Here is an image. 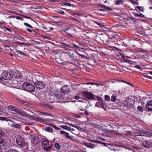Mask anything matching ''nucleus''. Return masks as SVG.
Listing matches in <instances>:
<instances>
[{"label":"nucleus","instance_id":"nucleus-1","mask_svg":"<svg viewBox=\"0 0 152 152\" xmlns=\"http://www.w3.org/2000/svg\"><path fill=\"white\" fill-rule=\"evenodd\" d=\"M56 95L53 93L49 94L44 99V102L45 104H43V106L45 108H52V107H50L49 104L48 103H52L56 101Z\"/></svg>","mask_w":152,"mask_h":152},{"label":"nucleus","instance_id":"nucleus-2","mask_svg":"<svg viewBox=\"0 0 152 152\" xmlns=\"http://www.w3.org/2000/svg\"><path fill=\"white\" fill-rule=\"evenodd\" d=\"M20 87L22 88L24 90L30 92H34L35 90V88L34 86L28 82L23 83L21 87Z\"/></svg>","mask_w":152,"mask_h":152},{"label":"nucleus","instance_id":"nucleus-3","mask_svg":"<svg viewBox=\"0 0 152 152\" xmlns=\"http://www.w3.org/2000/svg\"><path fill=\"white\" fill-rule=\"evenodd\" d=\"M135 103V100L132 98H129L126 99L123 101V105L128 109H132L134 107V104Z\"/></svg>","mask_w":152,"mask_h":152},{"label":"nucleus","instance_id":"nucleus-4","mask_svg":"<svg viewBox=\"0 0 152 152\" xmlns=\"http://www.w3.org/2000/svg\"><path fill=\"white\" fill-rule=\"evenodd\" d=\"M82 97L85 99H96V96L91 92L84 91L82 93Z\"/></svg>","mask_w":152,"mask_h":152},{"label":"nucleus","instance_id":"nucleus-5","mask_svg":"<svg viewBox=\"0 0 152 152\" xmlns=\"http://www.w3.org/2000/svg\"><path fill=\"white\" fill-rule=\"evenodd\" d=\"M16 142L18 145L22 147L26 146L27 144V143L25 141V139H22L20 137L17 138Z\"/></svg>","mask_w":152,"mask_h":152},{"label":"nucleus","instance_id":"nucleus-6","mask_svg":"<svg viewBox=\"0 0 152 152\" xmlns=\"http://www.w3.org/2000/svg\"><path fill=\"white\" fill-rule=\"evenodd\" d=\"M70 42L71 43L70 48H72L75 49L82 48V45L76 41L71 40Z\"/></svg>","mask_w":152,"mask_h":152},{"label":"nucleus","instance_id":"nucleus-7","mask_svg":"<svg viewBox=\"0 0 152 152\" xmlns=\"http://www.w3.org/2000/svg\"><path fill=\"white\" fill-rule=\"evenodd\" d=\"M1 75L3 78L5 80H10L12 78V75L10 72L4 71L2 72Z\"/></svg>","mask_w":152,"mask_h":152},{"label":"nucleus","instance_id":"nucleus-8","mask_svg":"<svg viewBox=\"0 0 152 152\" xmlns=\"http://www.w3.org/2000/svg\"><path fill=\"white\" fill-rule=\"evenodd\" d=\"M34 84L37 88L38 89H40L43 88L45 84L42 81L37 80L34 83Z\"/></svg>","mask_w":152,"mask_h":152},{"label":"nucleus","instance_id":"nucleus-9","mask_svg":"<svg viewBox=\"0 0 152 152\" xmlns=\"http://www.w3.org/2000/svg\"><path fill=\"white\" fill-rule=\"evenodd\" d=\"M65 32L69 35H72L74 34L76 32V29L73 27L67 28L65 30Z\"/></svg>","mask_w":152,"mask_h":152},{"label":"nucleus","instance_id":"nucleus-10","mask_svg":"<svg viewBox=\"0 0 152 152\" xmlns=\"http://www.w3.org/2000/svg\"><path fill=\"white\" fill-rule=\"evenodd\" d=\"M50 141L47 139L43 138L41 140V145L42 147H44L48 146L50 145Z\"/></svg>","mask_w":152,"mask_h":152},{"label":"nucleus","instance_id":"nucleus-11","mask_svg":"<svg viewBox=\"0 0 152 152\" xmlns=\"http://www.w3.org/2000/svg\"><path fill=\"white\" fill-rule=\"evenodd\" d=\"M70 91V89L67 86H63L61 88V93L65 94H68Z\"/></svg>","mask_w":152,"mask_h":152},{"label":"nucleus","instance_id":"nucleus-12","mask_svg":"<svg viewBox=\"0 0 152 152\" xmlns=\"http://www.w3.org/2000/svg\"><path fill=\"white\" fill-rule=\"evenodd\" d=\"M62 56L65 59H69L73 58V56L71 55L69 53L64 52L62 55Z\"/></svg>","mask_w":152,"mask_h":152},{"label":"nucleus","instance_id":"nucleus-13","mask_svg":"<svg viewBox=\"0 0 152 152\" xmlns=\"http://www.w3.org/2000/svg\"><path fill=\"white\" fill-rule=\"evenodd\" d=\"M146 108L150 111H152V101H149L146 104Z\"/></svg>","mask_w":152,"mask_h":152},{"label":"nucleus","instance_id":"nucleus-14","mask_svg":"<svg viewBox=\"0 0 152 152\" xmlns=\"http://www.w3.org/2000/svg\"><path fill=\"white\" fill-rule=\"evenodd\" d=\"M53 147V145L52 144H51L49 146L44 147L43 150L47 152H49L52 149Z\"/></svg>","mask_w":152,"mask_h":152},{"label":"nucleus","instance_id":"nucleus-15","mask_svg":"<svg viewBox=\"0 0 152 152\" xmlns=\"http://www.w3.org/2000/svg\"><path fill=\"white\" fill-rule=\"evenodd\" d=\"M84 144L86 146L91 148H93L96 147V145L93 144L91 142L88 143L86 142L84 143Z\"/></svg>","mask_w":152,"mask_h":152},{"label":"nucleus","instance_id":"nucleus-16","mask_svg":"<svg viewBox=\"0 0 152 152\" xmlns=\"http://www.w3.org/2000/svg\"><path fill=\"white\" fill-rule=\"evenodd\" d=\"M55 95H56V99L58 98L59 99H64V96L62 95L61 93H59Z\"/></svg>","mask_w":152,"mask_h":152},{"label":"nucleus","instance_id":"nucleus-17","mask_svg":"<svg viewBox=\"0 0 152 152\" xmlns=\"http://www.w3.org/2000/svg\"><path fill=\"white\" fill-rule=\"evenodd\" d=\"M148 131H149V130H148V129L147 130H145L144 131L143 130H141V131H140V133L139 134L140 136H144V135L145 134V133H147V134H149V133H150L149 132H148Z\"/></svg>","mask_w":152,"mask_h":152},{"label":"nucleus","instance_id":"nucleus-18","mask_svg":"<svg viewBox=\"0 0 152 152\" xmlns=\"http://www.w3.org/2000/svg\"><path fill=\"white\" fill-rule=\"evenodd\" d=\"M17 113H19V114L20 115L22 116H26L27 115L26 113L24 111H22V110H20L18 109Z\"/></svg>","mask_w":152,"mask_h":152},{"label":"nucleus","instance_id":"nucleus-19","mask_svg":"<svg viewBox=\"0 0 152 152\" xmlns=\"http://www.w3.org/2000/svg\"><path fill=\"white\" fill-rule=\"evenodd\" d=\"M11 126L12 127H13L16 128H17L18 129H20L21 128V126L19 124H13L11 125Z\"/></svg>","mask_w":152,"mask_h":152},{"label":"nucleus","instance_id":"nucleus-20","mask_svg":"<svg viewBox=\"0 0 152 152\" xmlns=\"http://www.w3.org/2000/svg\"><path fill=\"white\" fill-rule=\"evenodd\" d=\"M9 107L10 108L11 110L15 111L16 113L17 112L18 110V109L15 106L11 105Z\"/></svg>","mask_w":152,"mask_h":152},{"label":"nucleus","instance_id":"nucleus-21","mask_svg":"<svg viewBox=\"0 0 152 152\" xmlns=\"http://www.w3.org/2000/svg\"><path fill=\"white\" fill-rule=\"evenodd\" d=\"M39 141V140L37 138H35L31 141L32 142L34 145H37Z\"/></svg>","mask_w":152,"mask_h":152},{"label":"nucleus","instance_id":"nucleus-22","mask_svg":"<svg viewBox=\"0 0 152 152\" xmlns=\"http://www.w3.org/2000/svg\"><path fill=\"white\" fill-rule=\"evenodd\" d=\"M62 128L69 131L71 130V129L70 127H68L66 126L62 125L60 126Z\"/></svg>","mask_w":152,"mask_h":152},{"label":"nucleus","instance_id":"nucleus-23","mask_svg":"<svg viewBox=\"0 0 152 152\" xmlns=\"http://www.w3.org/2000/svg\"><path fill=\"white\" fill-rule=\"evenodd\" d=\"M45 131H47L48 132L53 133V129L50 127H45Z\"/></svg>","mask_w":152,"mask_h":152},{"label":"nucleus","instance_id":"nucleus-24","mask_svg":"<svg viewBox=\"0 0 152 152\" xmlns=\"http://www.w3.org/2000/svg\"><path fill=\"white\" fill-rule=\"evenodd\" d=\"M5 144L4 140L0 137V146H4Z\"/></svg>","mask_w":152,"mask_h":152},{"label":"nucleus","instance_id":"nucleus-25","mask_svg":"<svg viewBox=\"0 0 152 152\" xmlns=\"http://www.w3.org/2000/svg\"><path fill=\"white\" fill-rule=\"evenodd\" d=\"M19 102L21 104H24L26 106H28V103L26 101L22 100L20 99L19 100Z\"/></svg>","mask_w":152,"mask_h":152},{"label":"nucleus","instance_id":"nucleus-26","mask_svg":"<svg viewBox=\"0 0 152 152\" xmlns=\"http://www.w3.org/2000/svg\"><path fill=\"white\" fill-rule=\"evenodd\" d=\"M123 1L122 0H116L115 4L118 5L122 4Z\"/></svg>","mask_w":152,"mask_h":152},{"label":"nucleus","instance_id":"nucleus-27","mask_svg":"<svg viewBox=\"0 0 152 152\" xmlns=\"http://www.w3.org/2000/svg\"><path fill=\"white\" fill-rule=\"evenodd\" d=\"M16 77L18 78H21L22 77V74L20 72L16 74Z\"/></svg>","mask_w":152,"mask_h":152},{"label":"nucleus","instance_id":"nucleus-28","mask_svg":"<svg viewBox=\"0 0 152 152\" xmlns=\"http://www.w3.org/2000/svg\"><path fill=\"white\" fill-rule=\"evenodd\" d=\"M63 45L64 48L67 49H69V48H70L71 47L70 44L67 45L65 43H63Z\"/></svg>","mask_w":152,"mask_h":152},{"label":"nucleus","instance_id":"nucleus-29","mask_svg":"<svg viewBox=\"0 0 152 152\" xmlns=\"http://www.w3.org/2000/svg\"><path fill=\"white\" fill-rule=\"evenodd\" d=\"M54 147L58 149H60L61 148V146L58 143H56L54 145Z\"/></svg>","mask_w":152,"mask_h":152},{"label":"nucleus","instance_id":"nucleus-30","mask_svg":"<svg viewBox=\"0 0 152 152\" xmlns=\"http://www.w3.org/2000/svg\"><path fill=\"white\" fill-rule=\"evenodd\" d=\"M49 125L52 126V127H53V128H54V129H56V130H61V129L59 128L58 127H57L56 125H54L50 124H49Z\"/></svg>","mask_w":152,"mask_h":152},{"label":"nucleus","instance_id":"nucleus-31","mask_svg":"<svg viewBox=\"0 0 152 152\" xmlns=\"http://www.w3.org/2000/svg\"><path fill=\"white\" fill-rule=\"evenodd\" d=\"M116 98V96L115 95H113L111 97V101L113 102L115 101Z\"/></svg>","mask_w":152,"mask_h":152},{"label":"nucleus","instance_id":"nucleus-32","mask_svg":"<svg viewBox=\"0 0 152 152\" xmlns=\"http://www.w3.org/2000/svg\"><path fill=\"white\" fill-rule=\"evenodd\" d=\"M135 16L137 17H140L141 18H144V15L142 14H135Z\"/></svg>","mask_w":152,"mask_h":152},{"label":"nucleus","instance_id":"nucleus-33","mask_svg":"<svg viewBox=\"0 0 152 152\" xmlns=\"http://www.w3.org/2000/svg\"><path fill=\"white\" fill-rule=\"evenodd\" d=\"M9 18H15L16 19H22V18H21L20 17L17 16H11L9 17Z\"/></svg>","mask_w":152,"mask_h":152},{"label":"nucleus","instance_id":"nucleus-34","mask_svg":"<svg viewBox=\"0 0 152 152\" xmlns=\"http://www.w3.org/2000/svg\"><path fill=\"white\" fill-rule=\"evenodd\" d=\"M136 8L141 11L142 12L143 11V8L142 7L137 6Z\"/></svg>","mask_w":152,"mask_h":152},{"label":"nucleus","instance_id":"nucleus-35","mask_svg":"<svg viewBox=\"0 0 152 152\" xmlns=\"http://www.w3.org/2000/svg\"><path fill=\"white\" fill-rule=\"evenodd\" d=\"M60 133H61V134H64L65 135V136L66 137V135H68V133H67L66 132H65V131H60Z\"/></svg>","mask_w":152,"mask_h":152},{"label":"nucleus","instance_id":"nucleus-36","mask_svg":"<svg viewBox=\"0 0 152 152\" xmlns=\"http://www.w3.org/2000/svg\"><path fill=\"white\" fill-rule=\"evenodd\" d=\"M18 38L19 39L22 41H24V40H25V39L24 38H23V37H21V36H20V35H18Z\"/></svg>","mask_w":152,"mask_h":152},{"label":"nucleus","instance_id":"nucleus-37","mask_svg":"<svg viewBox=\"0 0 152 152\" xmlns=\"http://www.w3.org/2000/svg\"><path fill=\"white\" fill-rule=\"evenodd\" d=\"M105 99L106 100L109 101L110 99V97L108 95H106L105 96Z\"/></svg>","mask_w":152,"mask_h":152},{"label":"nucleus","instance_id":"nucleus-38","mask_svg":"<svg viewBox=\"0 0 152 152\" xmlns=\"http://www.w3.org/2000/svg\"><path fill=\"white\" fill-rule=\"evenodd\" d=\"M137 109L138 110L142 112L143 111L142 107L141 106H138L137 107Z\"/></svg>","mask_w":152,"mask_h":152},{"label":"nucleus","instance_id":"nucleus-39","mask_svg":"<svg viewBox=\"0 0 152 152\" xmlns=\"http://www.w3.org/2000/svg\"><path fill=\"white\" fill-rule=\"evenodd\" d=\"M5 134V132L2 130H0V135L4 136Z\"/></svg>","mask_w":152,"mask_h":152},{"label":"nucleus","instance_id":"nucleus-40","mask_svg":"<svg viewBox=\"0 0 152 152\" xmlns=\"http://www.w3.org/2000/svg\"><path fill=\"white\" fill-rule=\"evenodd\" d=\"M66 137L68 139H70L71 140H73V138L71 136H69V134L68 133V135H66Z\"/></svg>","mask_w":152,"mask_h":152},{"label":"nucleus","instance_id":"nucleus-41","mask_svg":"<svg viewBox=\"0 0 152 152\" xmlns=\"http://www.w3.org/2000/svg\"><path fill=\"white\" fill-rule=\"evenodd\" d=\"M53 23H56V25H59V24L60 23H62V22L60 21H52Z\"/></svg>","mask_w":152,"mask_h":152},{"label":"nucleus","instance_id":"nucleus-42","mask_svg":"<svg viewBox=\"0 0 152 152\" xmlns=\"http://www.w3.org/2000/svg\"><path fill=\"white\" fill-rule=\"evenodd\" d=\"M8 152H18V151L14 149H10L9 151Z\"/></svg>","mask_w":152,"mask_h":152},{"label":"nucleus","instance_id":"nucleus-43","mask_svg":"<svg viewBox=\"0 0 152 152\" xmlns=\"http://www.w3.org/2000/svg\"><path fill=\"white\" fill-rule=\"evenodd\" d=\"M24 25L25 26H26L27 27H28L30 28H32V26L31 25H30V24H28V23H24Z\"/></svg>","mask_w":152,"mask_h":152},{"label":"nucleus","instance_id":"nucleus-44","mask_svg":"<svg viewBox=\"0 0 152 152\" xmlns=\"http://www.w3.org/2000/svg\"><path fill=\"white\" fill-rule=\"evenodd\" d=\"M72 64L75 65H77L78 64V61H77L76 60H75L73 61V63Z\"/></svg>","mask_w":152,"mask_h":152},{"label":"nucleus","instance_id":"nucleus-45","mask_svg":"<svg viewBox=\"0 0 152 152\" xmlns=\"http://www.w3.org/2000/svg\"><path fill=\"white\" fill-rule=\"evenodd\" d=\"M64 4L66 5H67V6H69V7H71L72 6V5L71 4L68 3L67 2H64Z\"/></svg>","mask_w":152,"mask_h":152},{"label":"nucleus","instance_id":"nucleus-46","mask_svg":"<svg viewBox=\"0 0 152 152\" xmlns=\"http://www.w3.org/2000/svg\"><path fill=\"white\" fill-rule=\"evenodd\" d=\"M124 61L128 63H129L130 64H131L132 62V61H130V60H124Z\"/></svg>","mask_w":152,"mask_h":152},{"label":"nucleus","instance_id":"nucleus-47","mask_svg":"<svg viewBox=\"0 0 152 152\" xmlns=\"http://www.w3.org/2000/svg\"><path fill=\"white\" fill-rule=\"evenodd\" d=\"M17 53L19 54H21V55L23 56H24L25 54V53H24L19 50H18L17 52Z\"/></svg>","mask_w":152,"mask_h":152},{"label":"nucleus","instance_id":"nucleus-48","mask_svg":"<svg viewBox=\"0 0 152 152\" xmlns=\"http://www.w3.org/2000/svg\"><path fill=\"white\" fill-rule=\"evenodd\" d=\"M73 116L74 117H75L76 118H80V115H77V114H74V115H73Z\"/></svg>","mask_w":152,"mask_h":152},{"label":"nucleus","instance_id":"nucleus-49","mask_svg":"<svg viewBox=\"0 0 152 152\" xmlns=\"http://www.w3.org/2000/svg\"><path fill=\"white\" fill-rule=\"evenodd\" d=\"M6 118L3 117H0V120L4 121L6 120Z\"/></svg>","mask_w":152,"mask_h":152},{"label":"nucleus","instance_id":"nucleus-50","mask_svg":"<svg viewBox=\"0 0 152 152\" xmlns=\"http://www.w3.org/2000/svg\"><path fill=\"white\" fill-rule=\"evenodd\" d=\"M103 7H104V8H107L108 10H110V11H112L113 10L111 8H110V7H106L105 6H104Z\"/></svg>","mask_w":152,"mask_h":152},{"label":"nucleus","instance_id":"nucleus-51","mask_svg":"<svg viewBox=\"0 0 152 152\" xmlns=\"http://www.w3.org/2000/svg\"><path fill=\"white\" fill-rule=\"evenodd\" d=\"M140 133V131L138 132H136L134 134V136H140L139 134Z\"/></svg>","mask_w":152,"mask_h":152},{"label":"nucleus","instance_id":"nucleus-52","mask_svg":"<svg viewBox=\"0 0 152 152\" xmlns=\"http://www.w3.org/2000/svg\"><path fill=\"white\" fill-rule=\"evenodd\" d=\"M58 10V12L61 14H63L64 13V12L62 10Z\"/></svg>","mask_w":152,"mask_h":152},{"label":"nucleus","instance_id":"nucleus-53","mask_svg":"<svg viewBox=\"0 0 152 152\" xmlns=\"http://www.w3.org/2000/svg\"><path fill=\"white\" fill-rule=\"evenodd\" d=\"M94 22L97 24L98 25H99V26H103L102 24V23H99L96 22Z\"/></svg>","mask_w":152,"mask_h":152},{"label":"nucleus","instance_id":"nucleus-54","mask_svg":"<svg viewBox=\"0 0 152 152\" xmlns=\"http://www.w3.org/2000/svg\"><path fill=\"white\" fill-rule=\"evenodd\" d=\"M109 132L111 133H113L116 132V131L114 130H110L109 131Z\"/></svg>","mask_w":152,"mask_h":152},{"label":"nucleus","instance_id":"nucleus-55","mask_svg":"<svg viewBox=\"0 0 152 152\" xmlns=\"http://www.w3.org/2000/svg\"><path fill=\"white\" fill-rule=\"evenodd\" d=\"M85 84H86L87 85L91 84L92 85H93L94 84H96V83H85Z\"/></svg>","mask_w":152,"mask_h":152},{"label":"nucleus","instance_id":"nucleus-56","mask_svg":"<svg viewBox=\"0 0 152 152\" xmlns=\"http://www.w3.org/2000/svg\"><path fill=\"white\" fill-rule=\"evenodd\" d=\"M80 98V96H75V99L76 100H78Z\"/></svg>","mask_w":152,"mask_h":152},{"label":"nucleus","instance_id":"nucleus-57","mask_svg":"<svg viewBox=\"0 0 152 152\" xmlns=\"http://www.w3.org/2000/svg\"><path fill=\"white\" fill-rule=\"evenodd\" d=\"M135 67L136 68L140 69H141V67L140 66L138 65H136Z\"/></svg>","mask_w":152,"mask_h":152},{"label":"nucleus","instance_id":"nucleus-58","mask_svg":"<svg viewBox=\"0 0 152 152\" xmlns=\"http://www.w3.org/2000/svg\"><path fill=\"white\" fill-rule=\"evenodd\" d=\"M4 28L7 30V31H9V32H11V30L10 29L8 28H7V27H5Z\"/></svg>","mask_w":152,"mask_h":152},{"label":"nucleus","instance_id":"nucleus-59","mask_svg":"<svg viewBox=\"0 0 152 152\" xmlns=\"http://www.w3.org/2000/svg\"><path fill=\"white\" fill-rule=\"evenodd\" d=\"M84 114L86 115H87V116H88V115H89V114L86 111H85V112L84 113Z\"/></svg>","mask_w":152,"mask_h":152},{"label":"nucleus","instance_id":"nucleus-60","mask_svg":"<svg viewBox=\"0 0 152 152\" xmlns=\"http://www.w3.org/2000/svg\"><path fill=\"white\" fill-rule=\"evenodd\" d=\"M3 77L2 76V75H0V81H3Z\"/></svg>","mask_w":152,"mask_h":152},{"label":"nucleus","instance_id":"nucleus-61","mask_svg":"<svg viewBox=\"0 0 152 152\" xmlns=\"http://www.w3.org/2000/svg\"><path fill=\"white\" fill-rule=\"evenodd\" d=\"M27 44L25 42H21L20 43V45H26Z\"/></svg>","mask_w":152,"mask_h":152},{"label":"nucleus","instance_id":"nucleus-62","mask_svg":"<svg viewBox=\"0 0 152 152\" xmlns=\"http://www.w3.org/2000/svg\"><path fill=\"white\" fill-rule=\"evenodd\" d=\"M31 33L32 34H33L34 35H35L36 34V32L33 30H32Z\"/></svg>","mask_w":152,"mask_h":152},{"label":"nucleus","instance_id":"nucleus-63","mask_svg":"<svg viewBox=\"0 0 152 152\" xmlns=\"http://www.w3.org/2000/svg\"><path fill=\"white\" fill-rule=\"evenodd\" d=\"M26 30L27 31H28L30 33H31L32 31L31 29H30L29 28H27Z\"/></svg>","mask_w":152,"mask_h":152},{"label":"nucleus","instance_id":"nucleus-64","mask_svg":"<svg viewBox=\"0 0 152 152\" xmlns=\"http://www.w3.org/2000/svg\"><path fill=\"white\" fill-rule=\"evenodd\" d=\"M0 111H2L4 112V109L0 106Z\"/></svg>","mask_w":152,"mask_h":152}]
</instances>
